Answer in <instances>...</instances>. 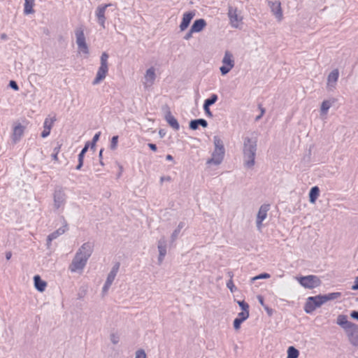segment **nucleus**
<instances>
[{
  "label": "nucleus",
  "instance_id": "53",
  "mask_svg": "<svg viewBox=\"0 0 358 358\" xmlns=\"http://www.w3.org/2000/svg\"><path fill=\"white\" fill-rule=\"evenodd\" d=\"M257 299H258L259 303L264 308V306H266V305L264 303L263 297L262 296L259 295V296H257Z\"/></svg>",
  "mask_w": 358,
  "mask_h": 358
},
{
  "label": "nucleus",
  "instance_id": "40",
  "mask_svg": "<svg viewBox=\"0 0 358 358\" xmlns=\"http://www.w3.org/2000/svg\"><path fill=\"white\" fill-rule=\"evenodd\" d=\"M110 341L113 345H117L120 342V336L117 334H111L110 335Z\"/></svg>",
  "mask_w": 358,
  "mask_h": 358
},
{
  "label": "nucleus",
  "instance_id": "48",
  "mask_svg": "<svg viewBox=\"0 0 358 358\" xmlns=\"http://www.w3.org/2000/svg\"><path fill=\"white\" fill-rule=\"evenodd\" d=\"M9 86L13 89L15 91H17L19 90L18 85L14 80H10L9 83Z\"/></svg>",
  "mask_w": 358,
  "mask_h": 358
},
{
  "label": "nucleus",
  "instance_id": "28",
  "mask_svg": "<svg viewBox=\"0 0 358 358\" xmlns=\"http://www.w3.org/2000/svg\"><path fill=\"white\" fill-rule=\"evenodd\" d=\"M185 225L186 224L183 221H181L178 224L176 229L173 230L171 235V238L173 241L178 238L181 230L185 227Z\"/></svg>",
  "mask_w": 358,
  "mask_h": 358
},
{
  "label": "nucleus",
  "instance_id": "32",
  "mask_svg": "<svg viewBox=\"0 0 358 358\" xmlns=\"http://www.w3.org/2000/svg\"><path fill=\"white\" fill-rule=\"evenodd\" d=\"M299 352L297 349L290 346L287 349V358H298Z\"/></svg>",
  "mask_w": 358,
  "mask_h": 358
},
{
  "label": "nucleus",
  "instance_id": "41",
  "mask_svg": "<svg viewBox=\"0 0 358 358\" xmlns=\"http://www.w3.org/2000/svg\"><path fill=\"white\" fill-rule=\"evenodd\" d=\"M250 316L249 311H241L238 314L237 318L241 319L243 321H245Z\"/></svg>",
  "mask_w": 358,
  "mask_h": 358
},
{
  "label": "nucleus",
  "instance_id": "12",
  "mask_svg": "<svg viewBox=\"0 0 358 358\" xmlns=\"http://www.w3.org/2000/svg\"><path fill=\"white\" fill-rule=\"evenodd\" d=\"M271 13L278 22L283 20V10L282 3L279 0H269L267 1Z\"/></svg>",
  "mask_w": 358,
  "mask_h": 358
},
{
  "label": "nucleus",
  "instance_id": "24",
  "mask_svg": "<svg viewBox=\"0 0 358 358\" xmlns=\"http://www.w3.org/2000/svg\"><path fill=\"white\" fill-rule=\"evenodd\" d=\"M35 0H24V14L25 15H32L34 10Z\"/></svg>",
  "mask_w": 358,
  "mask_h": 358
},
{
  "label": "nucleus",
  "instance_id": "46",
  "mask_svg": "<svg viewBox=\"0 0 358 358\" xmlns=\"http://www.w3.org/2000/svg\"><path fill=\"white\" fill-rule=\"evenodd\" d=\"M66 230H67V226L65 225V226H63L62 227H59L56 231H57V234H59V236H60L62 234H64L66 232Z\"/></svg>",
  "mask_w": 358,
  "mask_h": 358
},
{
  "label": "nucleus",
  "instance_id": "36",
  "mask_svg": "<svg viewBox=\"0 0 358 358\" xmlns=\"http://www.w3.org/2000/svg\"><path fill=\"white\" fill-rule=\"evenodd\" d=\"M217 100V95L215 94H213L209 99H207L204 101V105L211 106L214 104Z\"/></svg>",
  "mask_w": 358,
  "mask_h": 358
},
{
  "label": "nucleus",
  "instance_id": "33",
  "mask_svg": "<svg viewBox=\"0 0 358 358\" xmlns=\"http://www.w3.org/2000/svg\"><path fill=\"white\" fill-rule=\"evenodd\" d=\"M134 358H148V355L143 348H138L134 352Z\"/></svg>",
  "mask_w": 358,
  "mask_h": 358
},
{
  "label": "nucleus",
  "instance_id": "4",
  "mask_svg": "<svg viewBox=\"0 0 358 358\" xmlns=\"http://www.w3.org/2000/svg\"><path fill=\"white\" fill-rule=\"evenodd\" d=\"M75 38L78 54L84 58H88L90 55V49L87 43L83 27L76 28L75 30Z\"/></svg>",
  "mask_w": 358,
  "mask_h": 358
},
{
  "label": "nucleus",
  "instance_id": "49",
  "mask_svg": "<svg viewBox=\"0 0 358 358\" xmlns=\"http://www.w3.org/2000/svg\"><path fill=\"white\" fill-rule=\"evenodd\" d=\"M194 32H192V29L190 28L189 31L185 35L184 39L185 41H189L192 38V34Z\"/></svg>",
  "mask_w": 358,
  "mask_h": 358
},
{
  "label": "nucleus",
  "instance_id": "15",
  "mask_svg": "<svg viewBox=\"0 0 358 358\" xmlns=\"http://www.w3.org/2000/svg\"><path fill=\"white\" fill-rule=\"evenodd\" d=\"M143 78V85L145 87H149L153 85L157 78L155 68L153 66H150L148 69H147L145 72Z\"/></svg>",
  "mask_w": 358,
  "mask_h": 358
},
{
  "label": "nucleus",
  "instance_id": "18",
  "mask_svg": "<svg viewBox=\"0 0 358 358\" xmlns=\"http://www.w3.org/2000/svg\"><path fill=\"white\" fill-rule=\"evenodd\" d=\"M110 4H105L99 6L95 11L96 17H97L99 24L103 27H105L106 17L105 13L106 8L110 6Z\"/></svg>",
  "mask_w": 358,
  "mask_h": 358
},
{
  "label": "nucleus",
  "instance_id": "60",
  "mask_svg": "<svg viewBox=\"0 0 358 358\" xmlns=\"http://www.w3.org/2000/svg\"><path fill=\"white\" fill-rule=\"evenodd\" d=\"M166 180V178H164V177H162V178H161V181H164V180Z\"/></svg>",
  "mask_w": 358,
  "mask_h": 358
},
{
  "label": "nucleus",
  "instance_id": "50",
  "mask_svg": "<svg viewBox=\"0 0 358 358\" xmlns=\"http://www.w3.org/2000/svg\"><path fill=\"white\" fill-rule=\"evenodd\" d=\"M50 130L43 128V131L41 133V137L42 138H46L50 135Z\"/></svg>",
  "mask_w": 358,
  "mask_h": 358
},
{
  "label": "nucleus",
  "instance_id": "44",
  "mask_svg": "<svg viewBox=\"0 0 358 358\" xmlns=\"http://www.w3.org/2000/svg\"><path fill=\"white\" fill-rule=\"evenodd\" d=\"M244 321L241 320V319H238V318H235V320H234V328L235 330H238L241 327V324Z\"/></svg>",
  "mask_w": 358,
  "mask_h": 358
},
{
  "label": "nucleus",
  "instance_id": "16",
  "mask_svg": "<svg viewBox=\"0 0 358 358\" xmlns=\"http://www.w3.org/2000/svg\"><path fill=\"white\" fill-rule=\"evenodd\" d=\"M157 250L159 252L158 263L160 264L164 259L167 252V241L164 237L161 238L157 242Z\"/></svg>",
  "mask_w": 358,
  "mask_h": 358
},
{
  "label": "nucleus",
  "instance_id": "9",
  "mask_svg": "<svg viewBox=\"0 0 358 358\" xmlns=\"http://www.w3.org/2000/svg\"><path fill=\"white\" fill-rule=\"evenodd\" d=\"M324 301L322 295H317L315 296H309L306 299L304 306V311L306 313H313L316 308L324 304Z\"/></svg>",
  "mask_w": 358,
  "mask_h": 358
},
{
  "label": "nucleus",
  "instance_id": "13",
  "mask_svg": "<svg viewBox=\"0 0 358 358\" xmlns=\"http://www.w3.org/2000/svg\"><path fill=\"white\" fill-rule=\"evenodd\" d=\"M66 196L62 188H57L53 194V207L56 210L62 209L66 203Z\"/></svg>",
  "mask_w": 358,
  "mask_h": 358
},
{
  "label": "nucleus",
  "instance_id": "55",
  "mask_svg": "<svg viewBox=\"0 0 358 358\" xmlns=\"http://www.w3.org/2000/svg\"><path fill=\"white\" fill-rule=\"evenodd\" d=\"M265 310L267 312L268 315H271L273 314V310L271 308H268L267 306H264Z\"/></svg>",
  "mask_w": 358,
  "mask_h": 358
},
{
  "label": "nucleus",
  "instance_id": "20",
  "mask_svg": "<svg viewBox=\"0 0 358 358\" xmlns=\"http://www.w3.org/2000/svg\"><path fill=\"white\" fill-rule=\"evenodd\" d=\"M194 15L195 13L194 11L186 12L182 15V21L179 26L180 31H184L189 27Z\"/></svg>",
  "mask_w": 358,
  "mask_h": 358
},
{
  "label": "nucleus",
  "instance_id": "42",
  "mask_svg": "<svg viewBox=\"0 0 358 358\" xmlns=\"http://www.w3.org/2000/svg\"><path fill=\"white\" fill-rule=\"evenodd\" d=\"M237 303L242 311H249V306L244 301H238Z\"/></svg>",
  "mask_w": 358,
  "mask_h": 358
},
{
  "label": "nucleus",
  "instance_id": "11",
  "mask_svg": "<svg viewBox=\"0 0 358 358\" xmlns=\"http://www.w3.org/2000/svg\"><path fill=\"white\" fill-rule=\"evenodd\" d=\"M26 127L20 122H14L12 125L10 141L13 144L18 143L23 138Z\"/></svg>",
  "mask_w": 358,
  "mask_h": 358
},
{
  "label": "nucleus",
  "instance_id": "39",
  "mask_svg": "<svg viewBox=\"0 0 358 358\" xmlns=\"http://www.w3.org/2000/svg\"><path fill=\"white\" fill-rule=\"evenodd\" d=\"M61 146L62 145H58V146L55 147L51 155L52 159L55 162H58V154L60 152Z\"/></svg>",
  "mask_w": 358,
  "mask_h": 358
},
{
  "label": "nucleus",
  "instance_id": "27",
  "mask_svg": "<svg viewBox=\"0 0 358 358\" xmlns=\"http://www.w3.org/2000/svg\"><path fill=\"white\" fill-rule=\"evenodd\" d=\"M201 126L204 128L207 127L208 126V122L206 120L204 119H197V120H192L190 122H189V128L192 130H196L198 129V127L199 126Z\"/></svg>",
  "mask_w": 358,
  "mask_h": 358
},
{
  "label": "nucleus",
  "instance_id": "38",
  "mask_svg": "<svg viewBox=\"0 0 358 358\" xmlns=\"http://www.w3.org/2000/svg\"><path fill=\"white\" fill-rule=\"evenodd\" d=\"M117 143H118V136H114L112 137L110 141V148L112 150H115L117 147Z\"/></svg>",
  "mask_w": 358,
  "mask_h": 358
},
{
  "label": "nucleus",
  "instance_id": "56",
  "mask_svg": "<svg viewBox=\"0 0 358 358\" xmlns=\"http://www.w3.org/2000/svg\"><path fill=\"white\" fill-rule=\"evenodd\" d=\"M166 134V131L164 129H160L159 131V135L161 138H163Z\"/></svg>",
  "mask_w": 358,
  "mask_h": 358
},
{
  "label": "nucleus",
  "instance_id": "19",
  "mask_svg": "<svg viewBox=\"0 0 358 358\" xmlns=\"http://www.w3.org/2000/svg\"><path fill=\"white\" fill-rule=\"evenodd\" d=\"M164 118L167 123L169 124V126L172 127L174 130L178 131L180 129V125L178 120L172 115L169 108H166L164 112Z\"/></svg>",
  "mask_w": 358,
  "mask_h": 358
},
{
  "label": "nucleus",
  "instance_id": "8",
  "mask_svg": "<svg viewBox=\"0 0 358 358\" xmlns=\"http://www.w3.org/2000/svg\"><path fill=\"white\" fill-rule=\"evenodd\" d=\"M299 284L306 289H314L321 285L320 278L313 275L296 278Z\"/></svg>",
  "mask_w": 358,
  "mask_h": 358
},
{
  "label": "nucleus",
  "instance_id": "5",
  "mask_svg": "<svg viewBox=\"0 0 358 358\" xmlns=\"http://www.w3.org/2000/svg\"><path fill=\"white\" fill-rule=\"evenodd\" d=\"M108 58L109 55L106 52H103L101 53L100 56L99 66L96 73V76L92 82L93 85H99L106 78L109 70Z\"/></svg>",
  "mask_w": 358,
  "mask_h": 358
},
{
  "label": "nucleus",
  "instance_id": "37",
  "mask_svg": "<svg viewBox=\"0 0 358 358\" xmlns=\"http://www.w3.org/2000/svg\"><path fill=\"white\" fill-rule=\"evenodd\" d=\"M270 277H271L270 274H268L267 273H261L258 275H256V276L252 278L250 280H251V282H254L257 280L268 279Z\"/></svg>",
  "mask_w": 358,
  "mask_h": 358
},
{
  "label": "nucleus",
  "instance_id": "25",
  "mask_svg": "<svg viewBox=\"0 0 358 358\" xmlns=\"http://www.w3.org/2000/svg\"><path fill=\"white\" fill-rule=\"evenodd\" d=\"M206 26V22L203 19H199L194 22L191 29L192 32L199 33L201 32Z\"/></svg>",
  "mask_w": 358,
  "mask_h": 358
},
{
  "label": "nucleus",
  "instance_id": "3",
  "mask_svg": "<svg viewBox=\"0 0 358 358\" xmlns=\"http://www.w3.org/2000/svg\"><path fill=\"white\" fill-rule=\"evenodd\" d=\"M213 150L211 153L210 157L207 159L206 163L209 167L220 165L222 163L225 155L224 142L220 136H213Z\"/></svg>",
  "mask_w": 358,
  "mask_h": 358
},
{
  "label": "nucleus",
  "instance_id": "62",
  "mask_svg": "<svg viewBox=\"0 0 358 358\" xmlns=\"http://www.w3.org/2000/svg\"><path fill=\"white\" fill-rule=\"evenodd\" d=\"M357 270H358V268H357Z\"/></svg>",
  "mask_w": 358,
  "mask_h": 358
},
{
  "label": "nucleus",
  "instance_id": "30",
  "mask_svg": "<svg viewBox=\"0 0 358 358\" xmlns=\"http://www.w3.org/2000/svg\"><path fill=\"white\" fill-rule=\"evenodd\" d=\"M350 322H351L348 320L347 316L345 315H339L336 318V324L342 329L349 325Z\"/></svg>",
  "mask_w": 358,
  "mask_h": 358
},
{
  "label": "nucleus",
  "instance_id": "43",
  "mask_svg": "<svg viewBox=\"0 0 358 358\" xmlns=\"http://www.w3.org/2000/svg\"><path fill=\"white\" fill-rule=\"evenodd\" d=\"M227 288L230 290V292L231 293L234 292L236 290V286L234 285V282L232 280V279H230L227 282Z\"/></svg>",
  "mask_w": 358,
  "mask_h": 358
},
{
  "label": "nucleus",
  "instance_id": "21",
  "mask_svg": "<svg viewBox=\"0 0 358 358\" xmlns=\"http://www.w3.org/2000/svg\"><path fill=\"white\" fill-rule=\"evenodd\" d=\"M350 341H352L358 337L357 326L352 322L343 329Z\"/></svg>",
  "mask_w": 358,
  "mask_h": 358
},
{
  "label": "nucleus",
  "instance_id": "2",
  "mask_svg": "<svg viewBox=\"0 0 358 358\" xmlns=\"http://www.w3.org/2000/svg\"><path fill=\"white\" fill-rule=\"evenodd\" d=\"M257 140V136L255 134H251L243 138V162L244 167L247 169H252L255 164Z\"/></svg>",
  "mask_w": 358,
  "mask_h": 358
},
{
  "label": "nucleus",
  "instance_id": "22",
  "mask_svg": "<svg viewBox=\"0 0 358 358\" xmlns=\"http://www.w3.org/2000/svg\"><path fill=\"white\" fill-rule=\"evenodd\" d=\"M34 284L35 289L40 292H43L47 287V282L42 280L38 275L34 276Z\"/></svg>",
  "mask_w": 358,
  "mask_h": 358
},
{
  "label": "nucleus",
  "instance_id": "17",
  "mask_svg": "<svg viewBox=\"0 0 358 358\" xmlns=\"http://www.w3.org/2000/svg\"><path fill=\"white\" fill-rule=\"evenodd\" d=\"M338 76L339 72L338 69H334L329 73L327 81V87L329 90H334L336 88Z\"/></svg>",
  "mask_w": 358,
  "mask_h": 358
},
{
  "label": "nucleus",
  "instance_id": "6",
  "mask_svg": "<svg viewBox=\"0 0 358 358\" xmlns=\"http://www.w3.org/2000/svg\"><path fill=\"white\" fill-rule=\"evenodd\" d=\"M235 66V59L234 55L229 50H226L222 59V66L220 67V71L222 76H226Z\"/></svg>",
  "mask_w": 358,
  "mask_h": 358
},
{
  "label": "nucleus",
  "instance_id": "1",
  "mask_svg": "<svg viewBox=\"0 0 358 358\" xmlns=\"http://www.w3.org/2000/svg\"><path fill=\"white\" fill-rule=\"evenodd\" d=\"M94 249L92 243H84L77 250L69 266V271L72 273L81 275L91 257Z\"/></svg>",
  "mask_w": 358,
  "mask_h": 358
},
{
  "label": "nucleus",
  "instance_id": "58",
  "mask_svg": "<svg viewBox=\"0 0 358 358\" xmlns=\"http://www.w3.org/2000/svg\"><path fill=\"white\" fill-rule=\"evenodd\" d=\"M11 257V253L10 252H8L6 254V259H9Z\"/></svg>",
  "mask_w": 358,
  "mask_h": 358
},
{
  "label": "nucleus",
  "instance_id": "52",
  "mask_svg": "<svg viewBox=\"0 0 358 358\" xmlns=\"http://www.w3.org/2000/svg\"><path fill=\"white\" fill-rule=\"evenodd\" d=\"M350 317L353 319H355V320H358V312L357 311H352L351 313H350Z\"/></svg>",
  "mask_w": 358,
  "mask_h": 358
},
{
  "label": "nucleus",
  "instance_id": "34",
  "mask_svg": "<svg viewBox=\"0 0 358 358\" xmlns=\"http://www.w3.org/2000/svg\"><path fill=\"white\" fill-rule=\"evenodd\" d=\"M55 121V117H47L45 118L44 123H43V128L48 129L49 130H51L53 124Z\"/></svg>",
  "mask_w": 358,
  "mask_h": 358
},
{
  "label": "nucleus",
  "instance_id": "54",
  "mask_svg": "<svg viewBox=\"0 0 358 358\" xmlns=\"http://www.w3.org/2000/svg\"><path fill=\"white\" fill-rule=\"evenodd\" d=\"M148 147L154 152L157 150V146L153 143H148Z\"/></svg>",
  "mask_w": 358,
  "mask_h": 358
},
{
  "label": "nucleus",
  "instance_id": "29",
  "mask_svg": "<svg viewBox=\"0 0 358 358\" xmlns=\"http://www.w3.org/2000/svg\"><path fill=\"white\" fill-rule=\"evenodd\" d=\"M89 146H90V143L87 142L85 144V147L81 150L80 153L79 154V155H78V164L76 166V169L77 170H80L81 169V167L83 166L84 155H85V152L87 151V150L89 148Z\"/></svg>",
  "mask_w": 358,
  "mask_h": 358
},
{
  "label": "nucleus",
  "instance_id": "47",
  "mask_svg": "<svg viewBox=\"0 0 358 358\" xmlns=\"http://www.w3.org/2000/svg\"><path fill=\"white\" fill-rule=\"evenodd\" d=\"M209 107H210L209 106L203 104V110H204L206 115L208 116V117H212L213 114H212V112L210 111Z\"/></svg>",
  "mask_w": 358,
  "mask_h": 358
},
{
  "label": "nucleus",
  "instance_id": "57",
  "mask_svg": "<svg viewBox=\"0 0 358 358\" xmlns=\"http://www.w3.org/2000/svg\"><path fill=\"white\" fill-rule=\"evenodd\" d=\"M166 160L172 161L173 159V157L171 155H168L166 157Z\"/></svg>",
  "mask_w": 358,
  "mask_h": 358
},
{
  "label": "nucleus",
  "instance_id": "23",
  "mask_svg": "<svg viewBox=\"0 0 358 358\" xmlns=\"http://www.w3.org/2000/svg\"><path fill=\"white\" fill-rule=\"evenodd\" d=\"M333 103H334V101L329 100V99L324 100L322 102L320 108V114L322 117H327V115L328 114V111H329V108L332 106Z\"/></svg>",
  "mask_w": 358,
  "mask_h": 358
},
{
  "label": "nucleus",
  "instance_id": "45",
  "mask_svg": "<svg viewBox=\"0 0 358 358\" xmlns=\"http://www.w3.org/2000/svg\"><path fill=\"white\" fill-rule=\"evenodd\" d=\"M100 135H101V132L100 131H99L96 134H95V135L94 136V137L92 138V144H91V148H92V149L94 148L96 142L99 139Z\"/></svg>",
  "mask_w": 358,
  "mask_h": 358
},
{
  "label": "nucleus",
  "instance_id": "14",
  "mask_svg": "<svg viewBox=\"0 0 358 358\" xmlns=\"http://www.w3.org/2000/svg\"><path fill=\"white\" fill-rule=\"evenodd\" d=\"M119 270V265L116 264L113 266L110 272L107 275V278L106 280V282L102 287L101 293L103 296H105L107 294L110 286L112 285L113 282H114L115 277L117 274Z\"/></svg>",
  "mask_w": 358,
  "mask_h": 358
},
{
  "label": "nucleus",
  "instance_id": "26",
  "mask_svg": "<svg viewBox=\"0 0 358 358\" xmlns=\"http://www.w3.org/2000/svg\"><path fill=\"white\" fill-rule=\"evenodd\" d=\"M320 189L317 186L313 187L309 192L308 197L309 202L312 204H315L317 199L320 196Z\"/></svg>",
  "mask_w": 358,
  "mask_h": 358
},
{
  "label": "nucleus",
  "instance_id": "7",
  "mask_svg": "<svg viewBox=\"0 0 358 358\" xmlns=\"http://www.w3.org/2000/svg\"><path fill=\"white\" fill-rule=\"evenodd\" d=\"M228 17L231 27L235 29H241L243 24V17L242 12L236 8L229 7L228 10Z\"/></svg>",
  "mask_w": 358,
  "mask_h": 358
},
{
  "label": "nucleus",
  "instance_id": "51",
  "mask_svg": "<svg viewBox=\"0 0 358 358\" xmlns=\"http://www.w3.org/2000/svg\"><path fill=\"white\" fill-rule=\"evenodd\" d=\"M351 289L352 290H358V275L355 278L353 285L352 286Z\"/></svg>",
  "mask_w": 358,
  "mask_h": 358
},
{
  "label": "nucleus",
  "instance_id": "59",
  "mask_svg": "<svg viewBox=\"0 0 358 358\" xmlns=\"http://www.w3.org/2000/svg\"><path fill=\"white\" fill-rule=\"evenodd\" d=\"M102 153H103V150L101 149V150L99 151V157L100 158H101V157H102Z\"/></svg>",
  "mask_w": 358,
  "mask_h": 358
},
{
  "label": "nucleus",
  "instance_id": "61",
  "mask_svg": "<svg viewBox=\"0 0 358 358\" xmlns=\"http://www.w3.org/2000/svg\"><path fill=\"white\" fill-rule=\"evenodd\" d=\"M261 117V116H257V120H259Z\"/></svg>",
  "mask_w": 358,
  "mask_h": 358
},
{
  "label": "nucleus",
  "instance_id": "31",
  "mask_svg": "<svg viewBox=\"0 0 358 358\" xmlns=\"http://www.w3.org/2000/svg\"><path fill=\"white\" fill-rule=\"evenodd\" d=\"M341 293L340 292H332L329 293L327 294L322 295L324 303H327L329 301H333L341 297Z\"/></svg>",
  "mask_w": 358,
  "mask_h": 358
},
{
  "label": "nucleus",
  "instance_id": "35",
  "mask_svg": "<svg viewBox=\"0 0 358 358\" xmlns=\"http://www.w3.org/2000/svg\"><path fill=\"white\" fill-rule=\"evenodd\" d=\"M59 234H57V231H53L50 234H49L47 237V247L48 248H50L51 242L57 238L59 237Z\"/></svg>",
  "mask_w": 358,
  "mask_h": 358
},
{
  "label": "nucleus",
  "instance_id": "10",
  "mask_svg": "<svg viewBox=\"0 0 358 358\" xmlns=\"http://www.w3.org/2000/svg\"><path fill=\"white\" fill-rule=\"evenodd\" d=\"M271 209V205L264 203L261 205L256 215L255 224L258 231H262L263 228V222L267 218L268 212Z\"/></svg>",
  "mask_w": 358,
  "mask_h": 358
}]
</instances>
